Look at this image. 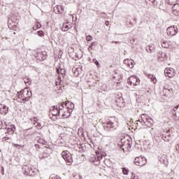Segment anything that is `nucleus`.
Segmentation results:
<instances>
[{"instance_id":"39","label":"nucleus","mask_w":179,"mask_h":179,"mask_svg":"<svg viewBox=\"0 0 179 179\" xmlns=\"http://www.w3.org/2000/svg\"><path fill=\"white\" fill-rule=\"evenodd\" d=\"M95 64L97 66H99V62L97 60H95Z\"/></svg>"},{"instance_id":"11","label":"nucleus","mask_w":179,"mask_h":179,"mask_svg":"<svg viewBox=\"0 0 179 179\" xmlns=\"http://www.w3.org/2000/svg\"><path fill=\"white\" fill-rule=\"evenodd\" d=\"M165 76L168 78H174L176 76V70L173 68L167 67L164 70Z\"/></svg>"},{"instance_id":"27","label":"nucleus","mask_w":179,"mask_h":179,"mask_svg":"<svg viewBox=\"0 0 179 179\" xmlns=\"http://www.w3.org/2000/svg\"><path fill=\"white\" fill-rule=\"evenodd\" d=\"M73 179H82V176L79 173H75Z\"/></svg>"},{"instance_id":"16","label":"nucleus","mask_w":179,"mask_h":179,"mask_svg":"<svg viewBox=\"0 0 179 179\" xmlns=\"http://www.w3.org/2000/svg\"><path fill=\"white\" fill-rule=\"evenodd\" d=\"M172 114L175 120H179V105L173 108V109L172 110Z\"/></svg>"},{"instance_id":"42","label":"nucleus","mask_w":179,"mask_h":179,"mask_svg":"<svg viewBox=\"0 0 179 179\" xmlns=\"http://www.w3.org/2000/svg\"><path fill=\"white\" fill-rule=\"evenodd\" d=\"M149 120H150L149 122H152V120H151V119H149Z\"/></svg>"},{"instance_id":"6","label":"nucleus","mask_w":179,"mask_h":179,"mask_svg":"<svg viewBox=\"0 0 179 179\" xmlns=\"http://www.w3.org/2000/svg\"><path fill=\"white\" fill-rule=\"evenodd\" d=\"M146 163H148V160L145 157L139 156L134 159V164H136V166H139L140 167H143Z\"/></svg>"},{"instance_id":"23","label":"nucleus","mask_w":179,"mask_h":179,"mask_svg":"<svg viewBox=\"0 0 179 179\" xmlns=\"http://www.w3.org/2000/svg\"><path fill=\"white\" fill-rule=\"evenodd\" d=\"M41 27V24L40 22H36L32 29L34 31H36L38 29H40Z\"/></svg>"},{"instance_id":"21","label":"nucleus","mask_w":179,"mask_h":179,"mask_svg":"<svg viewBox=\"0 0 179 179\" xmlns=\"http://www.w3.org/2000/svg\"><path fill=\"white\" fill-rule=\"evenodd\" d=\"M173 10V13H174V15H178L179 13V4L176 3L174 4V6L172 8Z\"/></svg>"},{"instance_id":"13","label":"nucleus","mask_w":179,"mask_h":179,"mask_svg":"<svg viewBox=\"0 0 179 179\" xmlns=\"http://www.w3.org/2000/svg\"><path fill=\"white\" fill-rule=\"evenodd\" d=\"M71 111L68 110L66 108H60V113L59 115H61V117H62V118H69V117H71Z\"/></svg>"},{"instance_id":"41","label":"nucleus","mask_w":179,"mask_h":179,"mask_svg":"<svg viewBox=\"0 0 179 179\" xmlns=\"http://www.w3.org/2000/svg\"><path fill=\"white\" fill-rule=\"evenodd\" d=\"M56 86H58V82H56Z\"/></svg>"},{"instance_id":"15","label":"nucleus","mask_w":179,"mask_h":179,"mask_svg":"<svg viewBox=\"0 0 179 179\" xmlns=\"http://www.w3.org/2000/svg\"><path fill=\"white\" fill-rule=\"evenodd\" d=\"M9 113V107L6 105L0 103V114L2 115H6Z\"/></svg>"},{"instance_id":"2","label":"nucleus","mask_w":179,"mask_h":179,"mask_svg":"<svg viewBox=\"0 0 179 179\" xmlns=\"http://www.w3.org/2000/svg\"><path fill=\"white\" fill-rule=\"evenodd\" d=\"M103 127L105 131H111V129H116L118 127V122L115 117H112L106 120V122L103 123Z\"/></svg>"},{"instance_id":"1","label":"nucleus","mask_w":179,"mask_h":179,"mask_svg":"<svg viewBox=\"0 0 179 179\" xmlns=\"http://www.w3.org/2000/svg\"><path fill=\"white\" fill-rule=\"evenodd\" d=\"M103 156H106V152H100V151H96L94 154H90L89 160L91 163H93L95 166H100V160L103 159Z\"/></svg>"},{"instance_id":"35","label":"nucleus","mask_w":179,"mask_h":179,"mask_svg":"<svg viewBox=\"0 0 179 179\" xmlns=\"http://www.w3.org/2000/svg\"><path fill=\"white\" fill-rule=\"evenodd\" d=\"M136 124H137V127H139L141 124V120H137Z\"/></svg>"},{"instance_id":"12","label":"nucleus","mask_w":179,"mask_h":179,"mask_svg":"<svg viewBox=\"0 0 179 179\" xmlns=\"http://www.w3.org/2000/svg\"><path fill=\"white\" fill-rule=\"evenodd\" d=\"M129 82L131 86H138L141 83V80H139L138 77L135 76H131L129 78Z\"/></svg>"},{"instance_id":"8","label":"nucleus","mask_w":179,"mask_h":179,"mask_svg":"<svg viewBox=\"0 0 179 179\" xmlns=\"http://www.w3.org/2000/svg\"><path fill=\"white\" fill-rule=\"evenodd\" d=\"M15 131H16V127H15V124H12L10 123L6 124L5 134H8V135H13V134H15Z\"/></svg>"},{"instance_id":"43","label":"nucleus","mask_w":179,"mask_h":179,"mask_svg":"<svg viewBox=\"0 0 179 179\" xmlns=\"http://www.w3.org/2000/svg\"><path fill=\"white\" fill-rule=\"evenodd\" d=\"M0 153H1V150H0Z\"/></svg>"},{"instance_id":"25","label":"nucleus","mask_w":179,"mask_h":179,"mask_svg":"<svg viewBox=\"0 0 179 179\" xmlns=\"http://www.w3.org/2000/svg\"><path fill=\"white\" fill-rule=\"evenodd\" d=\"M163 140L165 141V142H170V141H171V136H163Z\"/></svg>"},{"instance_id":"18","label":"nucleus","mask_w":179,"mask_h":179,"mask_svg":"<svg viewBox=\"0 0 179 179\" xmlns=\"http://www.w3.org/2000/svg\"><path fill=\"white\" fill-rule=\"evenodd\" d=\"M161 45L162 48H170L171 47V43L165 39H162Z\"/></svg>"},{"instance_id":"33","label":"nucleus","mask_w":179,"mask_h":179,"mask_svg":"<svg viewBox=\"0 0 179 179\" xmlns=\"http://www.w3.org/2000/svg\"><path fill=\"white\" fill-rule=\"evenodd\" d=\"M10 138L8 136H6L2 138V141L5 142L6 141H9Z\"/></svg>"},{"instance_id":"26","label":"nucleus","mask_w":179,"mask_h":179,"mask_svg":"<svg viewBox=\"0 0 179 179\" xmlns=\"http://www.w3.org/2000/svg\"><path fill=\"white\" fill-rule=\"evenodd\" d=\"M150 79H151L152 82H153V83H156L157 82V80L156 79V77H155L152 75L149 76Z\"/></svg>"},{"instance_id":"29","label":"nucleus","mask_w":179,"mask_h":179,"mask_svg":"<svg viewBox=\"0 0 179 179\" xmlns=\"http://www.w3.org/2000/svg\"><path fill=\"white\" fill-rule=\"evenodd\" d=\"M37 34H38V36H39V37H44V36H45L44 31H37Z\"/></svg>"},{"instance_id":"22","label":"nucleus","mask_w":179,"mask_h":179,"mask_svg":"<svg viewBox=\"0 0 179 179\" xmlns=\"http://www.w3.org/2000/svg\"><path fill=\"white\" fill-rule=\"evenodd\" d=\"M57 73H58V75L59 76H60V75H62V76L64 78V76L66 75L65 69H57Z\"/></svg>"},{"instance_id":"24","label":"nucleus","mask_w":179,"mask_h":179,"mask_svg":"<svg viewBox=\"0 0 179 179\" xmlns=\"http://www.w3.org/2000/svg\"><path fill=\"white\" fill-rule=\"evenodd\" d=\"M24 82L25 85H29L31 84V80L30 79H29L28 78H24Z\"/></svg>"},{"instance_id":"37","label":"nucleus","mask_w":179,"mask_h":179,"mask_svg":"<svg viewBox=\"0 0 179 179\" xmlns=\"http://www.w3.org/2000/svg\"><path fill=\"white\" fill-rule=\"evenodd\" d=\"M105 24H106V26H109L110 25V22L106 21Z\"/></svg>"},{"instance_id":"17","label":"nucleus","mask_w":179,"mask_h":179,"mask_svg":"<svg viewBox=\"0 0 179 179\" xmlns=\"http://www.w3.org/2000/svg\"><path fill=\"white\" fill-rule=\"evenodd\" d=\"M54 10L57 15L62 14L65 12V7L59 5L54 8Z\"/></svg>"},{"instance_id":"10","label":"nucleus","mask_w":179,"mask_h":179,"mask_svg":"<svg viewBox=\"0 0 179 179\" xmlns=\"http://www.w3.org/2000/svg\"><path fill=\"white\" fill-rule=\"evenodd\" d=\"M177 33H178V29H177V27H176L175 26H171L166 29V34L171 37H172L173 36H176Z\"/></svg>"},{"instance_id":"32","label":"nucleus","mask_w":179,"mask_h":179,"mask_svg":"<svg viewBox=\"0 0 179 179\" xmlns=\"http://www.w3.org/2000/svg\"><path fill=\"white\" fill-rule=\"evenodd\" d=\"M92 38H92V36H90V35H88V36H87V37H86L87 41H92Z\"/></svg>"},{"instance_id":"30","label":"nucleus","mask_w":179,"mask_h":179,"mask_svg":"<svg viewBox=\"0 0 179 179\" xmlns=\"http://www.w3.org/2000/svg\"><path fill=\"white\" fill-rule=\"evenodd\" d=\"M146 50L148 51V52H153V51H155V48L152 47H148L146 48Z\"/></svg>"},{"instance_id":"4","label":"nucleus","mask_w":179,"mask_h":179,"mask_svg":"<svg viewBox=\"0 0 179 179\" xmlns=\"http://www.w3.org/2000/svg\"><path fill=\"white\" fill-rule=\"evenodd\" d=\"M60 110H61V108H59L55 106H53L51 108L49 115L51 120H52V121H55L57 117H59V114L61 113Z\"/></svg>"},{"instance_id":"19","label":"nucleus","mask_w":179,"mask_h":179,"mask_svg":"<svg viewBox=\"0 0 179 179\" xmlns=\"http://www.w3.org/2000/svg\"><path fill=\"white\" fill-rule=\"evenodd\" d=\"M124 65H127L128 68H130V69L134 68V60L132 59H124Z\"/></svg>"},{"instance_id":"7","label":"nucleus","mask_w":179,"mask_h":179,"mask_svg":"<svg viewBox=\"0 0 179 179\" xmlns=\"http://www.w3.org/2000/svg\"><path fill=\"white\" fill-rule=\"evenodd\" d=\"M170 93H172L173 96H177V94H178V90H173V88L167 90L164 88L161 92V95L164 96V97H169V94Z\"/></svg>"},{"instance_id":"5","label":"nucleus","mask_w":179,"mask_h":179,"mask_svg":"<svg viewBox=\"0 0 179 179\" xmlns=\"http://www.w3.org/2000/svg\"><path fill=\"white\" fill-rule=\"evenodd\" d=\"M62 157L65 160L68 166H71L73 163V159L72 158V155L68 151H63L62 152Z\"/></svg>"},{"instance_id":"40","label":"nucleus","mask_w":179,"mask_h":179,"mask_svg":"<svg viewBox=\"0 0 179 179\" xmlns=\"http://www.w3.org/2000/svg\"><path fill=\"white\" fill-rule=\"evenodd\" d=\"M115 43V44H118V42L117 41H115V42H114Z\"/></svg>"},{"instance_id":"28","label":"nucleus","mask_w":179,"mask_h":179,"mask_svg":"<svg viewBox=\"0 0 179 179\" xmlns=\"http://www.w3.org/2000/svg\"><path fill=\"white\" fill-rule=\"evenodd\" d=\"M122 173L124 176H128V173H129V170L127 169L126 168H122Z\"/></svg>"},{"instance_id":"36","label":"nucleus","mask_w":179,"mask_h":179,"mask_svg":"<svg viewBox=\"0 0 179 179\" xmlns=\"http://www.w3.org/2000/svg\"><path fill=\"white\" fill-rule=\"evenodd\" d=\"M148 120L146 119V120L144 121V124H145V125H147V127H149V123H148Z\"/></svg>"},{"instance_id":"38","label":"nucleus","mask_w":179,"mask_h":179,"mask_svg":"<svg viewBox=\"0 0 179 179\" xmlns=\"http://www.w3.org/2000/svg\"><path fill=\"white\" fill-rule=\"evenodd\" d=\"M61 45H62V46L65 45V41H64V40L62 41Z\"/></svg>"},{"instance_id":"9","label":"nucleus","mask_w":179,"mask_h":179,"mask_svg":"<svg viewBox=\"0 0 179 179\" xmlns=\"http://www.w3.org/2000/svg\"><path fill=\"white\" fill-rule=\"evenodd\" d=\"M62 107L63 108H66L68 111L72 113V111H73V108H75V104L69 101H67L66 102H63Z\"/></svg>"},{"instance_id":"3","label":"nucleus","mask_w":179,"mask_h":179,"mask_svg":"<svg viewBox=\"0 0 179 179\" xmlns=\"http://www.w3.org/2000/svg\"><path fill=\"white\" fill-rule=\"evenodd\" d=\"M17 96L18 99H20V100H22V101H29V100H30V97H31V92L29 88H24L17 92Z\"/></svg>"},{"instance_id":"14","label":"nucleus","mask_w":179,"mask_h":179,"mask_svg":"<svg viewBox=\"0 0 179 179\" xmlns=\"http://www.w3.org/2000/svg\"><path fill=\"white\" fill-rule=\"evenodd\" d=\"M23 173L26 176H34V170H33V169H31V167L30 166H24Z\"/></svg>"},{"instance_id":"34","label":"nucleus","mask_w":179,"mask_h":179,"mask_svg":"<svg viewBox=\"0 0 179 179\" xmlns=\"http://www.w3.org/2000/svg\"><path fill=\"white\" fill-rule=\"evenodd\" d=\"M13 146H14L15 148H22V145H19V144H15V143H13Z\"/></svg>"},{"instance_id":"31","label":"nucleus","mask_w":179,"mask_h":179,"mask_svg":"<svg viewBox=\"0 0 179 179\" xmlns=\"http://www.w3.org/2000/svg\"><path fill=\"white\" fill-rule=\"evenodd\" d=\"M50 179H61V177L56 176V175H52L50 176Z\"/></svg>"},{"instance_id":"20","label":"nucleus","mask_w":179,"mask_h":179,"mask_svg":"<svg viewBox=\"0 0 179 179\" xmlns=\"http://www.w3.org/2000/svg\"><path fill=\"white\" fill-rule=\"evenodd\" d=\"M71 27L72 26L69 24V23L65 22L62 25V31H68V30H69V29H71Z\"/></svg>"}]
</instances>
